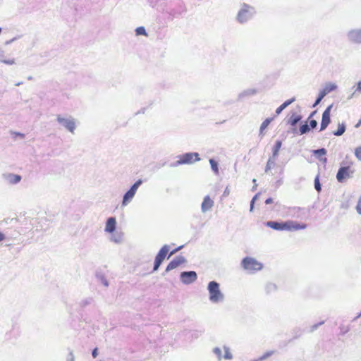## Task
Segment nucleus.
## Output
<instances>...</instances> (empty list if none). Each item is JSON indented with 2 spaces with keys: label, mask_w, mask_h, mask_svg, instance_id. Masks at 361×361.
<instances>
[{
  "label": "nucleus",
  "mask_w": 361,
  "mask_h": 361,
  "mask_svg": "<svg viewBox=\"0 0 361 361\" xmlns=\"http://www.w3.org/2000/svg\"><path fill=\"white\" fill-rule=\"evenodd\" d=\"M309 130L310 127L307 123L302 125L300 128V134L307 133V132H309Z\"/></svg>",
  "instance_id": "31"
},
{
  "label": "nucleus",
  "mask_w": 361,
  "mask_h": 361,
  "mask_svg": "<svg viewBox=\"0 0 361 361\" xmlns=\"http://www.w3.org/2000/svg\"><path fill=\"white\" fill-rule=\"evenodd\" d=\"M56 121L63 128L67 130L72 134L75 133L76 129V119L70 115H61L59 114L56 116Z\"/></svg>",
  "instance_id": "3"
},
{
  "label": "nucleus",
  "mask_w": 361,
  "mask_h": 361,
  "mask_svg": "<svg viewBox=\"0 0 361 361\" xmlns=\"http://www.w3.org/2000/svg\"><path fill=\"white\" fill-rule=\"evenodd\" d=\"M281 145H282L281 141L277 140L276 142V143L273 147V149H272V157H271L276 159V157L279 155V152L281 147Z\"/></svg>",
  "instance_id": "21"
},
{
  "label": "nucleus",
  "mask_w": 361,
  "mask_h": 361,
  "mask_svg": "<svg viewBox=\"0 0 361 361\" xmlns=\"http://www.w3.org/2000/svg\"><path fill=\"white\" fill-rule=\"evenodd\" d=\"M116 227V219L115 217H109L107 219L104 231L109 233H113Z\"/></svg>",
  "instance_id": "14"
},
{
  "label": "nucleus",
  "mask_w": 361,
  "mask_h": 361,
  "mask_svg": "<svg viewBox=\"0 0 361 361\" xmlns=\"http://www.w3.org/2000/svg\"><path fill=\"white\" fill-rule=\"evenodd\" d=\"M350 167L349 166H343L341 167L338 173L336 174V178L338 182L342 183L345 178H350Z\"/></svg>",
  "instance_id": "13"
},
{
  "label": "nucleus",
  "mask_w": 361,
  "mask_h": 361,
  "mask_svg": "<svg viewBox=\"0 0 361 361\" xmlns=\"http://www.w3.org/2000/svg\"><path fill=\"white\" fill-rule=\"evenodd\" d=\"M255 11L253 7L244 4L237 15V20L240 23H246L251 19L254 16Z\"/></svg>",
  "instance_id": "5"
},
{
  "label": "nucleus",
  "mask_w": 361,
  "mask_h": 361,
  "mask_svg": "<svg viewBox=\"0 0 361 361\" xmlns=\"http://www.w3.org/2000/svg\"><path fill=\"white\" fill-rule=\"evenodd\" d=\"M209 163H210L211 168H212V171H214V173L216 175L219 174L218 163L213 159H209Z\"/></svg>",
  "instance_id": "26"
},
{
  "label": "nucleus",
  "mask_w": 361,
  "mask_h": 361,
  "mask_svg": "<svg viewBox=\"0 0 361 361\" xmlns=\"http://www.w3.org/2000/svg\"><path fill=\"white\" fill-rule=\"evenodd\" d=\"M360 125H361V121L358 122V123L356 125V127L359 126Z\"/></svg>",
  "instance_id": "53"
},
{
  "label": "nucleus",
  "mask_w": 361,
  "mask_h": 361,
  "mask_svg": "<svg viewBox=\"0 0 361 361\" xmlns=\"http://www.w3.org/2000/svg\"><path fill=\"white\" fill-rule=\"evenodd\" d=\"M259 193H257V194H256V195L253 197V198L252 199L251 202H250V212H252V211L253 210L255 202V200L257 199V197H259Z\"/></svg>",
  "instance_id": "35"
},
{
  "label": "nucleus",
  "mask_w": 361,
  "mask_h": 361,
  "mask_svg": "<svg viewBox=\"0 0 361 361\" xmlns=\"http://www.w3.org/2000/svg\"><path fill=\"white\" fill-rule=\"evenodd\" d=\"M355 156L358 160L361 161V147H357L355 148Z\"/></svg>",
  "instance_id": "33"
},
{
  "label": "nucleus",
  "mask_w": 361,
  "mask_h": 361,
  "mask_svg": "<svg viewBox=\"0 0 361 361\" xmlns=\"http://www.w3.org/2000/svg\"><path fill=\"white\" fill-rule=\"evenodd\" d=\"M161 263L162 262L155 259L154 260V264L153 271H155L158 270V269L160 267V265L161 264Z\"/></svg>",
  "instance_id": "38"
},
{
  "label": "nucleus",
  "mask_w": 361,
  "mask_h": 361,
  "mask_svg": "<svg viewBox=\"0 0 361 361\" xmlns=\"http://www.w3.org/2000/svg\"><path fill=\"white\" fill-rule=\"evenodd\" d=\"M345 131V125L344 123H339L337 130L334 132V135L336 136L342 135Z\"/></svg>",
  "instance_id": "23"
},
{
  "label": "nucleus",
  "mask_w": 361,
  "mask_h": 361,
  "mask_svg": "<svg viewBox=\"0 0 361 361\" xmlns=\"http://www.w3.org/2000/svg\"><path fill=\"white\" fill-rule=\"evenodd\" d=\"M207 290L209 299L212 303L217 304L224 301V294L221 292L220 285L216 281H210L207 286Z\"/></svg>",
  "instance_id": "2"
},
{
  "label": "nucleus",
  "mask_w": 361,
  "mask_h": 361,
  "mask_svg": "<svg viewBox=\"0 0 361 361\" xmlns=\"http://www.w3.org/2000/svg\"><path fill=\"white\" fill-rule=\"evenodd\" d=\"M271 121L272 118H267L262 122L260 126V133H262L263 130L267 128Z\"/></svg>",
  "instance_id": "27"
},
{
  "label": "nucleus",
  "mask_w": 361,
  "mask_h": 361,
  "mask_svg": "<svg viewBox=\"0 0 361 361\" xmlns=\"http://www.w3.org/2000/svg\"><path fill=\"white\" fill-rule=\"evenodd\" d=\"M4 59V52H0V62H1V60Z\"/></svg>",
  "instance_id": "50"
},
{
  "label": "nucleus",
  "mask_w": 361,
  "mask_h": 361,
  "mask_svg": "<svg viewBox=\"0 0 361 361\" xmlns=\"http://www.w3.org/2000/svg\"><path fill=\"white\" fill-rule=\"evenodd\" d=\"M295 100V97H293V98L286 101L285 102H283L280 106H279L276 109V115H279L283 111V109H285L288 106H289L293 102H294Z\"/></svg>",
  "instance_id": "19"
},
{
  "label": "nucleus",
  "mask_w": 361,
  "mask_h": 361,
  "mask_svg": "<svg viewBox=\"0 0 361 361\" xmlns=\"http://www.w3.org/2000/svg\"><path fill=\"white\" fill-rule=\"evenodd\" d=\"M333 104L329 105L322 114L320 131L325 130L331 122L330 113Z\"/></svg>",
  "instance_id": "11"
},
{
  "label": "nucleus",
  "mask_w": 361,
  "mask_h": 361,
  "mask_svg": "<svg viewBox=\"0 0 361 361\" xmlns=\"http://www.w3.org/2000/svg\"><path fill=\"white\" fill-rule=\"evenodd\" d=\"M256 181H257L256 179H253L252 180V182L254 183L253 187H252V190H255L256 189L257 186V185L256 183Z\"/></svg>",
  "instance_id": "48"
},
{
  "label": "nucleus",
  "mask_w": 361,
  "mask_h": 361,
  "mask_svg": "<svg viewBox=\"0 0 361 361\" xmlns=\"http://www.w3.org/2000/svg\"><path fill=\"white\" fill-rule=\"evenodd\" d=\"M251 361H260V360H259V358H258V359H256V360H251Z\"/></svg>",
  "instance_id": "56"
},
{
  "label": "nucleus",
  "mask_w": 361,
  "mask_h": 361,
  "mask_svg": "<svg viewBox=\"0 0 361 361\" xmlns=\"http://www.w3.org/2000/svg\"><path fill=\"white\" fill-rule=\"evenodd\" d=\"M310 126L312 128H314L317 126V122L316 120H311L310 122Z\"/></svg>",
  "instance_id": "42"
},
{
  "label": "nucleus",
  "mask_w": 361,
  "mask_h": 361,
  "mask_svg": "<svg viewBox=\"0 0 361 361\" xmlns=\"http://www.w3.org/2000/svg\"><path fill=\"white\" fill-rule=\"evenodd\" d=\"M338 88V86L336 83L329 82L325 83L322 90H321L326 95L336 90Z\"/></svg>",
  "instance_id": "18"
},
{
  "label": "nucleus",
  "mask_w": 361,
  "mask_h": 361,
  "mask_svg": "<svg viewBox=\"0 0 361 361\" xmlns=\"http://www.w3.org/2000/svg\"><path fill=\"white\" fill-rule=\"evenodd\" d=\"M92 357L95 358L97 356V348H94L92 353Z\"/></svg>",
  "instance_id": "46"
},
{
  "label": "nucleus",
  "mask_w": 361,
  "mask_h": 361,
  "mask_svg": "<svg viewBox=\"0 0 361 361\" xmlns=\"http://www.w3.org/2000/svg\"><path fill=\"white\" fill-rule=\"evenodd\" d=\"M359 92V93H361V81H359V82H357V88H356V90H355V92H354V93H355V92Z\"/></svg>",
  "instance_id": "43"
},
{
  "label": "nucleus",
  "mask_w": 361,
  "mask_h": 361,
  "mask_svg": "<svg viewBox=\"0 0 361 361\" xmlns=\"http://www.w3.org/2000/svg\"><path fill=\"white\" fill-rule=\"evenodd\" d=\"M199 154L197 152H188L182 154L179 157V159L174 164H171V166H177L181 164H191L195 161H200Z\"/></svg>",
  "instance_id": "6"
},
{
  "label": "nucleus",
  "mask_w": 361,
  "mask_h": 361,
  "mask_svg": "<svg viewBox=\"0 0 361 361\" xmlns=\"http://www.w3.org/2000/svg\"><path fill=\"white\" fill-rule=\"evenodd\" d=\"M325 96H326V94L322 90H320L319 95H318L314 104H313V107L317 106L321 102V101Z\"/></svg>",
  "instance_id": "28"
},
{
  "label": "nucleus",
  "mask_w": 361,
  "mask_h": 361,
  "mask_svg": "<svg viewBox=\"0 0 361 361\" xmlns=\"http://www.w3.org/2000/svg\"><path fill=\"white\" fill-rule=\"evenodd\" d=\"M4 179L10 184H17L21 180L20 175L13 173H5L3 175Z\"/></svg>",
  "instance_id": "16"
},
{
  "label": "nucleus",
  "mask_w": 361,
  "mask_h": 361,
  "mask_svg": "<svg viewBox=\"0 0 361 361\" xmlns=\"http://www.w3.org/2000/svg\"><path fill=\"white\" fill-rule=\"evenodd\" d=\"M223 350L224 351V355H222V350L219 347H215L212 350V352L216 355L218 361H221L223 358L225 360H232L233 358V355L228 346L224 345Z\"/></svg>",
  "instance_id": "9"
},
{
  "label": "nucleus",
  "mask_w": 361,
  "mask_h": 361,
  "mask_svg": "<svg viewBox=\"0 0 361 361\" xmlns=\"http://www.w3.org/2000/svg\"><path fill=\"white\" fill-rule=\"evenodd\" d=\"M314 188L317 192H319L321 190V185L319 183V177L317 176L314 180Z\"/></svg>",
  "instance_id": "34"
},
{
  "label": "nucleus",
  "mask_w": 361,
  "mask_h": 361,
  "mask_svg": "<svg viewBox=\"0 0 361 361\" xmlns=\"http://www.w3.org/2000/svg\"><path fill=\"white\" fill-rule=\"evenodd\" d=\"M230 192H231V191H230V188H229V187H228V186H227V187L225 188V190H224V192H223L222 196H223V197H227V196H228V195H230Z\"/></svg>",
  "instance_id": "41"
},
{
  "label": "nucleus",
  "mask_w": 361,
  "mask_h": 361,
  "mask_svg": "<svg viewBox=\"0 0 361 361\" xmlns=\"http://www.w3.org/2000/svg\"><path fill=\"white\" fill-rule=\"evenodd\" d=\"M74 360H75V357H74L73 353L72 350H71L69 352L68 356L67 357V361H74Z\"/></svg>",
  "instance_id": "40"
},
{
  "label": "nucleus",
  "mask_w": 361,
  "mask_h": 361,
  "mask_svg": "<svg viewBox=\"0 0 361 361\" xmlns=\"http://www.w3.org/2000/svg\"><path fill=\"white\" fill-rule=\"evenodd\" d=\"M347 41L353 44H361V27L352 28L345 34Z\"/></svg>",
  "instance_id": "8"
},
{
  "label": "nucleus",
  "mask_w": 361,
  "mask_h": 361,
  "mask_svg": "<svg viewBox=\"0 0 361 361\" xmlns=\"http://www.w3.org/2000/svg\"><path fill=\"white\" fill-rule=\"evenodd\" d=\"M274 353L273 351H268L267 353H265L263 355L260 356L259 357V360L262 361V360H264L266 359H267L269 357H270L271 355H272Z\"/></svg>",
  "instance_id": "32"
},
{
  "label": "nucleus",
  "mask_w": 361,
  "mask_h": 361,
  "mask_svg": "<svg viewBox=\"0 0 361 361\" xmlns=\"http://www.w3.org/2000/svg\"><path fill=\"white\" fill-rule=\"evenodd\" d=\"M272 202H273V200H272V198H268V199H267V200H266V201H265V203H266L267 204H271V203H272Z\"/></svg>",
  "instance_id": "49"
},
{
  "label": "nucleus",
  "mask_w": 361,
  "mask_h": 361,
  "mask_svg": "<svg viewBox=\"0 0 361 361\" xmlns=\"http://www.w3.org/2000/svg\"><path fill=\"white\" fill-rule=\"evenodd\" d=\"M301 119V116H293L291 118H290V123L291 126H295Z\"/></svg>",
  "instance_id": "29"
},
{
  "label": "nucleus",
  "mask_w": 361,
  "mask_h": 361,
  "mask_svg": "<svg viewBox=\"0 0 361 361\" xmlns=\"http://www.w3.org/2000/svg\"><path fill=\"white\" fill-rule=\"evenodd\" d=\"M1 62L4 63H6L7 65H13L15 63V59H4V60H1Z\"/></svg>",
  "instance_id": "37"
},
{
  "label": "nucleus",
  "mask_w": 361,
  "mask_h": 361,
  "mask_svg": "<svg viewBox=\"0 0 361 361\" xmlns=\"http://www.w3.org/2000/svg\"><path fill=\"white\" fill-rule=\"evenodd\" d=\"M21 84H22V82H18V83H16V86H19V85H20Z\"/></svg>",
  "instance_id": "54"
},
{
  "label": "nucleus",
  "mask_w": 361,
  "mask_h": 361,
  "mask_svg": "<svg viewBox=\"0 0 361 361\" xmlns=\"http://www.w3.org/2000/svg\"><path fill=\"white\" fill-rule=\"evenodd\" d=\"M326 152H327L324 148H321L312 151L313 154L315 155L317 157V159H319L320 157H322L324 155H326Z\"/></svg>",
  "instance_id": "24"
},
{
  "label": "nucleus",
  "mask_w": 361,
  "mask_h": 361,
  "mask_svg": "<svg viewBox=\"0 0 361 361\" xmlns=\"http://www.w3.org/2000/svg\"><path fill=\"white\" fill-rule=\"evenodd\" d=\"M110 240L116 244H121L123 242V233H111Z\"/></svg>",
  "instance_id": "20"
},
{
  "label": "nucleus",
  "mask_w": 361,
  "mask_h": 361,
  "mask_svg": "<svg viewBox=\"0 0 361 361\" xmlns=\"http://www.w3.org/2000/svg\"><path fill=\"white\" fill-rule=\"evenodd\" d=\"M356 211L360 215H361V195L359 197L357 204L356 205Z\"/></svg>",
  "instance_id": "36"
},
{
  "label": "nucleus",
  "mask_w": 361,
  "mask_h": 361,
  "mask_svg": "<svg viewBox=\"0 0 361 361\" xmlns=\"http://www.w3.org/2000/svg\"><path fill=\"white\" fill-rule=\"evenodd\" d=\"M135 32L137 35H147V32L144 27H137Z\"/></svg>",
  "instance_id": "30"
},
{
  "label": "nucleus",
  "mask_w": 361,
  "mask_h": 361,
  "mask_svg": "<svg viewBox=\"0 0 361 361\" xmlns=\"http://www.w3.org/2000/svg\"><path fill=\"white\" fill-rule=\"evenodd\" d=\"M183 283L188 285L194 283L197 279V273L194 271H183L180 275Z\"/></svg>",
  "instance_id": "10"
},
{
  "label": "nucleus",
  "mask_w": 361,
  "mask_h": 361,
  "mask_svg": "<svg viewBox=\"0 0 361 361\" xmlns=\"http://www.w3.org/2000/svg\"><path fill=\"white\" fill-rule=\"evenodd\" d=\"M315 113H316V111L312 112V113L311 114V115H310V117H311V116H314Z\"/></svg>",
  "instance_id": "52"
},
{
  "label": "nucleus",
  "mask_w": 361,
  "mask_h": 361,
  "mask_svg": "<svg viewBox=\"0 0 361 361\" xmlns=\"http://www.w3.org/2000/svg\"><path fill=\"white\" fill-rule=\"evenodd\" d=\"M267 288L269 290H274L276 289V286L274 284L270 283L267 286Z\"/></svg>",
  "instance_id": "45"
},
{
  "label": "nucleus",
  "mask_w": 361,
  "mask_h": 361,
  "mask_svg": "<svg viewBox=\"0 0 361 361\" xmlns=\"http://www.w3.org/2000/svg\"><path fill=\"white\" fill-rule=\"evenodd\" d=\"M4 238V235L1 232H0V242L2 241Z\"/></svg>",
  "instance_id": "51"
},
{
  "label": "nucleus",
  "mask_w": 361,
  "mask_h": 361,
  "mask_svg": "<svg viewBox=\"0 0 361 361\" xmlns=\"http://www.w3.org/2000/svg\"><path fill=\"white\" fill-rule=\"evenodd\" d=\"M324 324V322H321L318 324H316L311 326L310 331L312 332L315 331L319 326L322 325Z\"/></svg>",
  "instance_id": "39"
},
{
  "label": "nucleus",
  "mask_w": 361,
  "mask_h": 361,
  "mask_svg": "<svg viewBox=\"0 0 361 361\" xmlns=\"http://www.w3.org/2000/svg\"><path fill=\"white\" fill-rule=\"evenodd\" d=\"M142 183V180L141 179L137 180L131 187L124 194L122 200V206H127L133 199L138 188Z\"/></svg>",
  "instance_id": "7"
},
{
  "label": "nucleus",
  "mask_w": 361,
  "mask_h": 361,
  "mask_svg": "<svg viewBox=\"0 0 361 361\" xmlns=\"http://www.w3.org/2000/svg\"><path fill=\"white\" fill-rule=\"evenodd\" d=\"M104 286H108L107 281L104 282Z\"/></svg>",
  "instance_id": "55"
},
{
  "label": "nucleus",
  "mask_w": 361,
  "mask_h": 361,
  "mask_svg": "<svg viewBox=\"0 0 361 361\" xmlns=\"http://www.w3.org/2000/svg\"><path fill=\"white\" fill-rule=\"evenodd\" d=\"M169 251V245H164L161 248V250H159V252H158V254L157 255L156 257H155V259L162 262L168 252Z\"/></svg>",
  "instance_id": "17"
},
{
  "label": "nucleus",
  "mask_w": 361,
  "mask_h": 361,
  "mask_svg": "<svg viewBox=\"0 0 361 361\" xmlns=\"http://www.w3.org/2000/svg\"><path fill=\"white\" fill-rule=\"evenodd\" d=\"M214 201L210 198L209 195L204 197L203 202L201 204V210L203 213L210 210L214 206Z\"/></svg>",
  "instance_id": "15"
},
{
  "label": "nucleus",
  "mask_w": 361,
  "mask_h": 361,
  "mask_svg": "<svg viewBox=\"0 0 361 361\" xmlns=\"http://www.w3.org/2000/svg\"><path fill=\"white\" fill-rule=\"evenodd\" d=\"M186 259L183 256H177L166 267V271L169 272L176 268H177L180 264L185 263Z\"/></svg>",
  "instance_id": "12"
},
{
  "label": "nucleus",
  "mask_w": 361,
  "mask_h": 361,
  "mask_svg": "<svg viewBox=\"0 0 361 361\" xmlns=\"http://www.w3.org/2000/svg\"><path fill=\"white\" fill-rule=\"evenodd\" d=\"M267 226L274 230L277 231H298L300 229H305L307 225L305 224H300L294 221H287L285 222H277V221H267Z\"/></svg>",
  "instance_id": "1"
},
{
  "label": "nucleus",
  "mask_w": 361,
  "mask_h": 361,
  "mask_svg": "<svg viewBox=\"0 0 361 361\" xmlns=\"http://www.w3.org/2000/svg\"><path fill=\"white\" fill-rule=\"evenodd\" d=\"M241 265L244 269L250 273L260 271L263 268V265L261 262H258L256 259L250 257H245L241 262Z\"/></svg>",
  "instance_id": "4"
},
{
  "label": "nucleus",
  "mask_w": 361,
  "mask_h": 361,
  "mask_svg": "<svg viewBox=\"0 0 361 361\" xmlns=\"http://www.w3.org/2000/svg\"><path fill=\"white\" fill-rule=\"evenodd\" d=\"M183 247V246H179L178 248L173 250V251H171L170 252V255H169V257L174 255L176 252H177L178 250H180L181 248Z\"/></svg>",
  "instance_id": "44"
},
{
  "label": "nucleus",
  "mask_w": 361,
  "mask_h": 361,
  "mask_svg": "<svg viewBox=\"0 0 361 361\" xmlns=\"http://www.w3.org/2000/svg\"><path fill=\"white\" fill-rule=\"evenodd\" d=\"M320 161H322L323 164H326L327 161V159L324 157H320L318 159Z\"/></svg>",
  "instance_id": "47"
},
{
  "label": "nucleus",
  "mask_w": 361,
  "mask_h": 361,
  "mask_svg": "<svg viewBox=\"0 0 361 361\" xmlns=\"http://www.w3.org/2000/svg\"><path fill=\"white\" fill-rule=\"evenodd\" d=\"M256 93H257L256 90H255V89H247V90H245V91L242 92L241 93H240L238 97L240 99V98H243L244 97H249V96L255 95Z\"/></svg>",
  "instance_id": "22"
},
{
  "label": "nucleus",
  "mask_w": 361,
  "mask_h": 361,
  "mask_svg": "<svg viewBox=\"0 0 361 361\" xmlns=\"http://www.w3.org/2000/svg\"><path fill=\"white\" fill-rule=\"evenodd\" d=\"M275 161L276 159L273 157H270L268 159V161L267 163L266 167H265V172L267 173L270 169H271L275 166Z\"/></svg>",
  "instance_id": "25"
}]
</instances>
